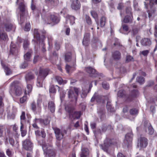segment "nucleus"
Returning <instances> with one entry per match:
<instances>
[{
  "label": "nucleus",
  "instance_id": "nucleus-1",
  "mask_svg": "<svg viewBox=\"0 0 157 157\" xmlns=\"http://www.w3.org/2000/svg\"><path fill=\"white\" fill-rule=\"evenodd\" d=\"M9 92L12 96H19L22 94L21 88L19 86L17 81H14L10 84Z\"/></svg>",
  "mask_w": 157,
  "mask_h": 157
},
{
  "label": "nucleus",
  "instance_id": "nucleus-2",
  "mask_svg": "<svg viewBox=\"0 0 157 157\" xmlns=\"http://www.w3.org/2000/svg\"><path fill=\"white\" fill-rule=\"evenodd\" d=\"M144 2L145 7L147 9L149 17H151L155 12L154 5L157 4V0H145Z\"/></svg>",
  "mask_w": 157,
  "mask_h": 157
},
{
  "label": "nucleus",
  "instance_id": "nucleus-3",
  "mask_svg": "<svg viewBox=\"0 0 157 157\" xmlns=\"http://www.w3.org/2000/svg\"><path fill=\"white\" fill-rule=\"evenodd\" d=\"M74 89L75 93H74L73 90L71 89H70L68 92V98L72 101V103L69 104L67 102L66 103L65 105H66L67 104H68L69 105H70V104L73 105H75L77 100V97L80 90L78 88H75Z\"/></svg>",
  "mask_w": 157,
  "mask_h": 157
},
{
  "label": "nucleus",
  "instance_id": "nucleus-4",
  "mask_svg": "<svg viewBox=\"0 0 157 157\" xmlns=\"http://www.w3.org/2000/svg\"><path fill=\"white\" fill-rule=\"evenodd\" d=\"M65 109L66 111L69 113V116L70 118H73L74 119H78L81 115V112L80 111L75 112L74 114H72L74 107V105L71 104L69 105L67 104L65 106Z\"/></svg>",
  "mask_w": 157,
  "mask_h": 157
},
{
  "label": "nucleus",
  "instance_id": "nucleus-5",
  "mask_svg": "<svg viewBox=\"0 0 157 157\" xmlns=\"http://www.w3.org/2000/svg\"><path fill=\"white\" fill-rule=\"evenodd\" d=\"M42 33L43 34L40 36L38 29H34V37L38 41H39L40 46H41L42 47V51L43 52H44L46 50L43 41L45 39V35H44V34L46 33V32L45 31H44L42 32Z\"/></svg>",
  "mask_w": 157,
  "mask_h": 157
},
{
  "label": "nucleus",
  "instance_id": "nucleus-6",
  "mask_svg": "<svg viewBox=\"0 0 157 157\" xmlns=\"http://www.w3.org/2000/svg\"><path fill=\"white\" fill-rule=\"evenodd\" d=\"M48 74V69L40 68L36 82V86L37 87L42 86L43 80Z\"/></svg>",
  "mask_w": 157,
  "mask_h": 157
},
{
  "label": "nucleus",
  "instance_id": "nucleus-7",
  "mask_svg": "<svg viewBox=\"0 0 157 157\" xmlns=\"http://www.w3.org/2000/svg\"><path fill=\"white\" fill-rule=\"evenodd\" d=\"M17 2L19 4V8L21 12L20 15V23L22 24L21 22L24 18V15L25 16L28 14L27 11L25 10V6L24 3V0H17Z\"/></svg>",
  "mask_w": 157,
  "mask_h": 157
},
{
  "label": "nucleus",
  "instance_id": "nucleus-8",
  "mask_svg": "<svg viewBox=\"0 0 157 157\" xmlns=\"http://www.w3.org/2000/svg\"><path fill=\"white\" fill-rule=\"evenodd\" d=\"M44 151L48 157H55V154L52 146L49 144H44L42 146Z\"/></svg>",
  "mask_w": 157,
  "mask_h": 157
},
{
  "label": "nucleus",
  "instance_id": "nucleus-9",
  "mask_svg": "<svg viewBox=\"0 0 157 157\" xmlns=\"http://www.w3.org/2000/svg\"><path fill=\"white\" fill-rule=\"evenodd\" d=\"M32 89V86L30 84H28L27 87L25 90V95L20 99L21 103H23L26 101L27 99L28 98Z\"/></svg>",
  "mask_w": 157,
  "mask_h": 157
},
{
  "label": "nucleus",
  "instance_id": "nucleus-10",
  "mask_svg": "<svg viewBox=\"0 0 157 157\" xmlns=\"http://www.w3.org/2000/svg\"><path fill=\"white\" fill-rule=\"evenodd\" d=\"M3 28L7 32H9L14 29V26L10 23L9 18H6L4 20L3 24Z\"/></svg>",
  "mask_w": 157,
  "mask_h": 157
},
{
  "label": "nucleus",
  "instance_id": "nucleus-11",
  "mask_svg": "<svg viewBox=\"0 0 157 157\" xmlns=\"http://www.w3.org/2000/svg\"><path fill=\"white\" fill-rule=\"evenodd\" d=\"M137 86L135 84L131 86L130 87V90H131L130 94L128 98L127 99L133 98L137 97L139 95V93L136 89Z\"/></svg>",
  "mask_w": 157,
  "mask_h": 157
},
{
  "label": "nucleus",
  "instance_id": "nucleus-12",
  "mask_svg": "<svg viewBox=\"0 0 157 157\" xmlns=\"http://www.w3.org/2000/svg\"><path fill=\"white\" fill-rule=\"evenodd\" d=\"M131 8L130 7L127 8L126 10V13L127 15L126 16L124 20L123 21L124 23H129L131 22L133 20V17L132 13H131Z\"/></svg>",
  "mask_w": 157,
  "mask_h": 157
},
{
  "label": "nucleus",
  "instance_id": "nucleus-13",
  "mask_svg": "<svg viewBox=\"0 0 157 157\" xmlns=\"http://www.w3.org/2000/svg\"><path fill=\"white\" fill-rule=\"evenodd\" d=\"M54 131L56 138L58 140H62L64 135L66 133L65 130H60L58 128L55 129Z\"/></svg>",
  "mask_w": 157,
  "mask_h": 157
},
{
  "label": "nucleus",
  "instance_id": "nucleus-14",
  "mask_svg": "<svg viewBox=\"0 0 157 157\" xmlns=\"http://www.w3.org/2000/svg\"><path fill=\"white\" fill-rule=\"evenodd\" d=\"M133 135L131 133L127 134L124 140V143L125 145L128 147L131 145L132 141Z\"/></svg>",
  "mask_w": 157,
  "mask_h": 157
},
{
  "label": "nucleus",
  "instance_id": "nucleus-15",
  "mask_svg": "<svg viewBox=\"0 0 157 157\" xmlns=\"http://www.w3.org/2000/svg\"><path fill=\"white\" fill-rule=\"evenodd\" d=\"M148 143L147 139L144 137L141 136L138 140V145L141 147H146Z\"/></svg>",
  "mask_w": 157,
  "mask_h": 157
},
{
  "label": "nucleus",
  "instance_id": "nucleus-16",
  "mask_svg": "<svg viewBox=\"0 0 157 157\" xmlns=\"http://www.w3.org/2000/svg\"><path fill=\"white\" fill-rule=\"evenodd\" d=\"M22 146L24 149L28 150H30L32 149L33 144L29 139H26L23 142Z\"/></svg>",
  "mask_w": 157,
  "mask_h": 157
},
{
  "label": "nucleus",
  "instance_id": "nucleus-17",
  "mask_svg": "<svg viewBox=\"0 0 157 157\" xmlns=\"http://www.w3.org/2000/svg\"><path fill=\"white\" fill-rule=\"evenodd\" d=\"M85 71L90 74V76L91 77H96L99 76V75H98L97 72L94 69L90 67L86 68Z\"/></svg>",
  "mask_w": 157,
  "mask_h": 157
},
{
  "label": "nucleus",
  "instance_id": "nucleus-18",
  "mask_svg": "<svg viewBox=\"0 0 157 157\" xmlns=\"http://www.w3.org/2000/svg\"><path fill=\"white\" fill-rule=\"evenodd\" d=\"M104 97H105L104 96H102L101 95H98L97 93H95L91 98V101H93L96 100V102L98 103H103L104 101L103 100V99Z\"/></svg>",
  "mask_w": 157,
  "mask_h": 157
},
{
  "label": "nucleus",
  "instance_id": "nucleus-19",
  "mask_svg": "<svg viewBox=\"0 0 157 157\" xmlns=\"http://www.w3.org/2000/svg\"><path fill=\"white\" fill-rule=\"evenodd\" d=\"M111 140L108 139H106L104 141L103 145H100L101 148L105 151L107 152L108 147L112 144L111 143Z\"/></svg>",
  "mask_w": 157,
  "mask_h": 157
},
{
  "label": "nucleus",
  "instance_id": "nucleus-20",
  "mask_svg": "<svg viewBox=\"0 0 157 157\" xmlns=\"http://www.w3.org/2000/svg\"><path fill=\"white\" fill-rule=\"evenodd\" d=\"M71 7L72 9L75 10L79 9L81 7L80 2L78 0L74 1L71 4Z\"/></svg>",
  "mask_w": 157,
  "mask_h": 157
},
{
  "label": "nucleus",
  "instance_id": "nucleus-21",
  "mask_svg": "<svg viewBox=\"0 0 157 157\" xmlns=\"http://www.w3.org/2000/svg\"><path fill=\"white\" fill-rule=\"evenodd\" d=\"M142 45L145 46H149L151 44V41L148 38H144L142 39L140 41Z\"/></svg>",
  "mask_w": 157,
  "mask_h": 157
},
{
  "label": "nucleus",
  "instance_id": "nucleus-22",
  "mask_svg": "<svg viewBox=\"0 0 157 157\" xmlns=\"http://www.w3.org/2000/svg\"><path fill=\"white\" fill-rule=\"evenodd\" d=\"M145 127L146 129V132L149 134H152L154 132V129L149 122H147L145 124Z\"/></svg>",
  "mask_w": 157,
  "mask_h": 157
},
{
  "label": "nucleus",
  "instance_id": "nucleus-23",
  "mask_svg": "<svg viewBox=\"0 0 157 157\" xmlns=\"http://www.w3.org/2000/svg\"><path fill=\"white\" fill-rule=\"evenodd\" d=\"M108 127H107V125L106 124H103L102 125L101 127V130H98L97 131H94V133L95 135V137H96L98 134H100L101 132H105Z\"/></svg>",
  "mask_w": 157,
  "mask_h": 157
},
{
  "label": "nucleus",
  "instance_id": "nucleus-24",
  "mask_svg": "<svg viewBox=\"0 0 157 157\" xmlns=\"http://www.w3.org/2000/svg\"><path fill=\"white\" fill-rule=\"evenodd\" d=\"M89 38L90 34L89 33L85 34L82 41L83 44L85 46H87L88 45L89 41Z\"/></svg>",
  "mask_w": 157,
  "mask_h": 157
},
{
  "label": "nucleus",
  "instance_id": "nucleus-25",
  "mask_svg": "<svg viewBox=\"0 0 157 157\" xmlns=\"http://www.w3.org/2000/svg\"><path fill=\"white\" fill-rule=\"evenodd\" d=\"M42 124V120L40 119L35 118L33 121L32 126L33 128L37 129L38 128V127L37 124Z\"/></svg>",
  "mask_w": 157,
  "mask_h": 157
},
{
  "label": "nucleus",
  "instance_id": "nucleus-26",
  "mask_svg": "<svg viewBox=\"0 0 157 157\" xmlns=\"http://www.w3.org/2000/svg\"><path fill=\"white\" fill-rule=\"evenodd\" d=\"M50 19L52 22L54 24L58 23L60 20L59 18L54 14H52L50 15Z\"/></svg>",
  "mask_w": 157,
  "mask_h": 157
},
{
  "label": "nucleus",
  "instance_id": "nucleus-27",
  "mask_svg": "<svg viewBox=\"0 0 157 157\" xmlns=\"http://www.w3.org/2000/svg\"><path fill=\"white\" fill-rule=\"evenodd\" d=\"M8 39V36L6 33L4 31H0V41L5 40Z\"/></svg>",
  "mask_w": 157,
  "mask_h": 157
},
{
  "label": "nucleus",
  "instance_id": "nucleus-28",
  "mask_svg": "<svg viewBox=\"0 0 157 157\" xmlns=\"http://www.w3.org/2000/svg\"><path fill=\"white\" fill-rule=\"evenodd\" d=\"M80 154V157H87L89 154V151L87 148H82Z\"/></svg>",
  "mask_w": 157,
  "mask_h": 157
},
{
  "label": "nucleus",
  "instance_id": "nucleus-29",
  "mask_svg": "<svg viewBox=\"0 0 157 157\" xmlns=\"http://www.w3.org/2000/svg\"><path fill=\"white\" fill-rule=\"evenodd\" d=\"M34 78V76L31 72L27 73L25 76V78L27 83Z\"/></svg>",
  "mask_w": 157,
  "mask_h": 157
},
{
  "label": "nucleus",
  "instance_id": "nucleus-30",
  "mask_svg": "<svg viewBox=\"0 0 157 157\" xmlns=\"http://www.w3.org/2000/svg\"><path fill=\"white\" fill-rule=\"evenodd\" d=\"M98 113V114L101 116V118L102 117V116L104 117V113L105 112L104 107V106H102L101 107L98 106L97 108Z\"/></svg>",
  "mask_w": 157,
  "mask_h": 157
},
{
  "label": "nucleus",
  "instance_id": "nucleus-31",
  "mask_svg": "<svg viewBox=\"0 0 157 157\" xmlns=\"http://www.w3.org/2000/svg\"><path fill=\"white\" fill-rule=\"evenodd\" d=\"M35 133L36 136H41L43 138L45 137L46 133L44 130L40 131L39 130H37L35 131Z\"/></svg>",
  "mask_w": 157,
  "mask_h": 157
},
{
  "label": "nucleus",
  "instance_id": "nucleus-32",
  "mask_svg": "<svg viewBox=\"0 0 157 157\" xmlns=\"http://www.w3.org/2000/svg\"><path fill=\"white\" fill-rule=\"evenodd\" d=\"M55 79L59 85H63L66 84L67 82V81L66 80H63L61 77L58 76H56Z\"/></svg>",
  "mask_w": 157,
  "mask_h": 157
},
{
  "label": "nucleus",
  "instance_id": "nucleus-33",
  "mask_svg": "<svg viewBox=\"0 0 157 157\" xmlns=\"http://www.w3.org/2000/svg\"><path fill=\"white\" fill-rule=\"evenodd\" d=\"M112 56L114 59H119L121 57L120 53L118 51H116L112 53Z\"/></svg>",
  "mask_w": 157,
  "mask_h": 157
},
{
  "label": "nucleus",
  "instance_id": "nucleus-34",
  "mask_svg": "<svg viewBox=\"0 0 157 157\" xmlns=\"http://www.w3.org/2000/svg\"><path fill=\"white\" fill-rule=\"evenodd\" d=\"M2 97L0 96V118L2 117L3 112V104L2 101Z\"/></svg>",
  "mask_w": 157,
  "mask_h": 157
},
{
  "label": "nucleus",
  "instance_id": "nucleus-35",
  "mask_svg": "<svg viewBox=\"0 0 157 157\" xmlns=\"http://www.w3.org/2000/svg\"><path fill=\"white\" fill-rule=\"evenodd\" d=\"M10 52L12 54H15L18 52V50L16 48V46L11 44L10 47Z\"/></svg>",
  "mask_w": 157,
  "mask_h": 157
},
{
  "label": "nucleus",
  "instance_id": "nucleus-36",
  "mask_svg": "<svg viewBox=\"0 0 157 157\" xmlns=\"http://www.w3.org/2000/svg\"><path fill=\"white\" fill-rule=\"evenodd\" d=\"M1 64L4 70L6 75H10L11 73V72L10 69L7 67H6L4 66L2 61L1 62Z\"/></svg>",
  "mask_w": 157,
  "mask_h": 157
},
{
  "label": "nucleus",
  "instance_id": "nucleus-37",
  "mask_svg": "<svg viewBox=\"0 0 157 157\" xmlns=\"http://www.w3.org/2000/svg\"><path fill=\"white\" fill-rule=\"evenodd\" d=\"M106 108L108 111L113 112L114 111V107H112V105L110 101H108L106 105Z\"/></svg>",
  "mask_w": 157,
  "mask_h": 157
},
{
  "label": "nucleus",
  "instance_id": "nucleus-38",
  "mask_svg": "<svg viewBox=\"0 0 157 157\" xmlns=\"http://www.w3.org/2000/svg\"><path fill=\"white\" fill-rule=\"evenodd\" d=\"M48 107L52 112H54L55 108V104L53 102L50 101L48 103Z\"/></svg>",
  "mask_w": 157,
  "mask_h": 157
},
{
  "label": "nucleus",
  "instance_id": "nucleus-39",
  "mask_svg": "<svg viewBox=\"0 0 157 157\" xmlns=\"http://www.w3.org/2000/svg\"><path fill=\"white\" fill-rule=\"evenodd\" d=\"M66 18L67 21L69 20L70 21L71 25H72L75 23V17H74L68 15Z\"/></svg>",
  "mask_w": 157,
  "mask_h": 157
},
{
  "label": "nucleus",
  "instance_id": "nucleus-40",
  "mask_svg": "<svg viewBox=\"0 0 157 157\" xmlns=\"http://www.w3.org/2000/svg\"><path fill=\"white\" fill-rule=\"evenodd\" d=\"M46 2H48L49 4H51L52 6H55L58 4V0H45Z\"/></svg>",
  "mask_w": 157,
  "mask_h": 157
},
{
  "label": "nucleus",
  "instance_id": "nucleus-41",
  "mask_svg": "<svg viewBox=\"0 0 157 157\" xmlns=\"http://www.w3.org/2000/svg\"><path fill=\"white\" fill-rule=\"evenodd\" d=\"M71 53L70 52H68L65 55V60L66 62H69L71 60Z\"/></svg>",
  "mask_w": 157,
  "mask_h": 157
},
{
  "label": "nucleus",
  "instance_id": "nucleus-42",
  "mask_svg": "<svg viewBox=\"0 0 157 157\" xmlns=\"http://www.w3.org/2000/svg\"><path fill=\"white\" fill-rule=\"evenodd\" d=\"M56 86L58 89L59 91L60 92V96L61 99L64 97L65 94V92L63 91V89L62 88H60L58 86Z\"/></svg>",
  "mask_w": 157,
  "mask_h": 157
},
{
  "label": "nucleus",
  "instance_id": "nucleus-43",
  "mask_svg": "<svg viewBox=\"0 0 157 157\" xmlns=\"http://www.w3.org/2000/svg\"><path fill=\"white\" fill-rule=\"evenodd\" d=\"M106 21V18L104 16L102 17L100 20V23L101 27H104L105 23Z\"/></svg>",
  "mask_w": 157,
  "mask_h": 157
},
{
  "label": "nucleus",
  "instance_id": "nucleus-44",
  "mask_svg": "<svg viewBox=\"0 0 157 157\" xmlns=\"http://www.w3.org/2000/svg\"><path fill=\"white\" fill-rule=\"evenodd\" d=\"M31 52L29 51L26 53L24 56V59L27 61H29L31 56Z\"/></svg>",
  "mask_w": 157,
  "mask_h": 157
},
{
  "label": "nucleus",
  "instance_id": "nucleus-45",
  "mask_svg": "<svg viewBox=\"0 0 157 157\" xmlns=\"http://www.w3.org/2000/svg\"><path fill=\"white\" fill-rule=\"evenodd\" d=\"M56 85L55 86L53 85H52L50 86L49 90L50 93H54L56 92V89H58L57 87H56Z\"/></svg>",
  "mask_w": 157,
  "mask_h": 157
},
{
  "label": "nucleus",
  "instance_id": "nucleus-46",
  "mask_svg": "<svg viewBox=\"0 0 157 157\" xmlns=\"http://www.w3.org/2000/svg\"><path fill=\"white\" fill-rule=\"evenodd\" d=\"M128 110V108L127 106L124 107L123 108V112L124 113L123 115L124 117L126 118H128V117L127 116L126 113Z\"/></svg>",
  "mask_w": 157,
  "mask_h": 157
},
{
  "label": "nucleus",
  "instance_id": "nucleus-47",
  "mask_svg": "<svg viewBox=\"0 0 157 157\" xmlns=\"http://www.w3.org/2000/svg\"><path fill=\"white\" fill-rule=\"evenodd\" d=\"M75 66H73V67H70L69 65L66 64V70L67 73H69L73 69H74Z\"/></svg>",
  "mask_w": 157,
  "mask_h": 157
},
{
  "label": "nucleus",
  "instance_id": "nucleus-48",
  "mask_svg": "<svg viewBox=\"0 0 157 157\" xmlns=\"http://www.w3.org/2000/svg\"><path fill=\"white\" fill-rule=\"evenodd\" d=\"M130 113L132 115H136L138 113V110L136 109L133 108L130 110Z\"/></svg>",
  "mask_w": 157,
  "mask_h": 157
},
{
  "label": "nucleus",
  "instance_id": "nucleus-49",
  "mask_svg": "<svg viewBox=\"0 0 157 157\" xmlns=\"http://www.w3.org/2000/svg\"><path fill=\"white\" fill-rule=\"evenodd\" d=\"M136 80L140 84H143L144 82V79L142 77H138L136 79Z\"/></svg>",
  "mask_w": 157,
  "mask_h": 157
},
{
  "label": "nucleus",
  "instance_id": "nucleus-50",
  "mask_svg": "<svg viewBox=\"0 0 157 157\" xmlns=\"http://www.w3.org/2000/svg\"><path fill=\"white\" fill-rule=\"evenodd\" d=\"M29 41L27 40H25L23 43V47L25 50L27 49L29 44Z\"/></svg>",
  "mask_w": 157,
  "mask_h": 157
},
{
  "label": "nucleus",
  "instance_id": "nucleus-51",
  "mask_svg": "<svg viewBox=\"0 0 157 157\" xmlns=\"http://www.w3.org/2000/svg\"><path fill=\"white\" fill-rule=\"evenodd\" d=\"M85 18L87 23L89 25H91L92 23L91 21L90 17L87 15H85Z\"/></svg>",
  "mask_w": 157,
  "mask_h": 157
},
{
  "label": "nucleus",
  "instance_id": "nucleus-52",
  "mask_svg": "<svg viewBox=\"0 0 157 157\" xmlns=\"http://www.w3.org/2000/svg\"><path fill=\"white\" fill-rule=\"evenodd\" d=\"M30 29V25L29 22L27 23L25 25L24 30L25 31H29Z\"/></svg>",
  "mask_w": 157,
  "mask_h": 157
},
{
  "label": "nucleus",
  "instance_id": "nucleus-53",
  "mask_svg": "<svg viewBox=\"0 0 157 157\" xmlns=\"http://www.w3.org/2000/svg\"><path fill=\"white\" fill-rule=\"evenodd\" d=\"M91 14L92 17L95 19L97 18L98 16L97 13L94 11H92L91 12Z\"/></svg>",
  "mask_w": 157,
  "mask_h": 157
},
{
  "label": "nucleus",
  "instance_id": "nucleus-54",
  "mask_svg": "<svg viewBox=\"0 0 157 157\" xmlns=\"http://www.w3.org/2000/svg\"><path fill=\"white\" fill-rule=\"evenodd\" d=\"M31 106V109L33 111L35 112L37 111V108L36 107V103L35 102H33L32 103Z\"/></svg>",
  "mask_w": 157,
  "mask_h": 157
},
{
  "label": "nucleus",
  "instance_id": "nucleus-55",
  "mask_svg": "<svg viewBox=\"0 0 157 157\" xmlns=\"http://www.w3.org/2000/svg\"><path fill=\"white\" fill-rule=\"evenodd\" d=\"M103 87L105 89H108L109 87V84L106 82H104L102 84Z\"/></svg>",
  "mask_w": 157,
  "mask_h": 157
},
{
  "label": "nucleus",
  "instance_id": "nucleus-56",
  "mask_svg": "<svg viewBox=\"0 0 157 157\" xmlns=\"http://www.w3.org/2000/svg\"><path fill=\"white\" fill-rule=\"evenodd\" d=\"M124 95V93L123 90H119L117 93V95L118 97H123Z\"/></svg>",
  "mask_w": 157,
  "mask_h": 157
},
{
  "label": "nucleus",
  "instance_id": "nucleus-57",
  "mask_svg": "<svg viewBox=\"0 0 157 157\" xmlns=\"http://www.w3.org/2000/svg\"><path fill=\"white\" fill-rule=\"evenodd\" d=\"M21 121L23 122L25 119V113L24 112H22L20 116Z\"/></svg>",
  "mask_w": 157,
  "mask_h": 157
},
{
  "label": "nucleus",
  "instance_id": "nucleus-58",
  "mask_svg": "<svg viewBox=\"0 0 157 157\" xmlns=\"http://www.w3.org/2000/svg\"><path fill=\"white\" fill-rule=\"evenodd\" d=\"M149 51L147 50H144L140 52V55H142L144 56H147L149 53Z\"/></svg>",
  "mask_w": 157,
  "mask_h": 157
},
{
  "label": "nucleus",
  "instance_id": "nucleus-59",
  "mask_svg": "<svg viewBox=\"0 0 157 157\" xmlns=\"http://www.w3.org/2000/svg\"><path fill=\"white\" fill-rule=\"evenodd\" d=\"M123 29L124 31L125 32L129 31V28L128 26L126 24L123 25H122Z\"/></svg>",
  "mask_w": 157,
  "mask_h": 157
},
{
  "label": "nucleus",
  "instance_id": "nucleus-60",
  "mask_svg": "<svg viewBox=\"0 0 157 157\" xmlns=\"http://www.w3.org/2000/svg\"><path fill=\"white\" fill-rule=\"evenodd\" d=\"M50 120L48 118L45 119L44 120H42V124L47 125L49 124Z\"/></svg>",
  "mask_w": 157,
  "mask_h": 157
},
{
  "label": "nucleus",
  "instance_id": "nucleus-61",
  "mask_svg": "<svg viewBox=\"0 0 157 157\" xmlns=\"http://www.w3.org/2000/svg\"><path fill=\"white\" fill-rule=\"evenodd\" d=\"M133 60V58L130 55L127 56L126 58V62H128L131 61Z\"/></svg>",
  "mask_w": 157,
  "mask_h": 157
},
{
  "label": "nucleus",
  "instance_id": "nucleus-62",
  "mask_svg": "<svg viewBox=\"0 0 157 157\" xmlns=\"http://www.w3.org/2000/svg\"><path fill=\"white\" fill-rule=\"evenodd\" d=\"M28 65V63L26 61H24V62L22 63L20 66V67L22 68H25L27 67Z\"/></svg>",
  "mask_w": 157,
  "mask_h": 157
},
{
  "label": "nucleus",
  "instance_id": "nucleus-63",
  "mask_svg": "<svg viewBox=\"0 0 157 157\" xmlns=\"http://www.w3.org/2000/svg\"><path fill=\"white\" fill-rule=\"evenodd\" d=\"M7 117L8 119H13L15 117V115L13 113H10L8 114Z\"/></svg>",
  "mask_w": 157,
  "mask_h": 157
},
{
  "label": "nucleus",
  "instance_id": "nucleus-64",
  "mask_svg": "<svg viewBox=\"0 0 157 157\" xmlns=\"http://www.w3.org/2000/svg\"><path fill=\"white\" fill-rule=\"evenodd\" d=\"M5 129V128L2 126H0V137L2 135V133Z\"/></svg>",
  "mask_w": 157,
  "mask_h": 157
}]
</instances>
